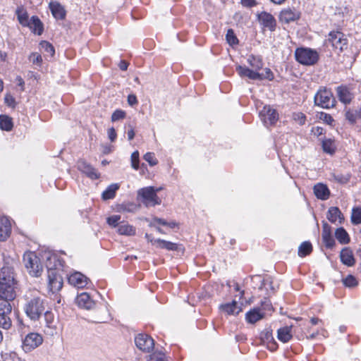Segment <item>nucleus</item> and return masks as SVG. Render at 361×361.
<instances>
[{"instance_id":"39448f33","label":"nucleus","mask_w":361,"mask_h":361,"mask_svg":"<svg viewBox=\"0 0 361 361\" xmlns=\"http://www.w3.org/2000/svg\"><path fill=\"white\" fill-rule=\"evenodd\" d=\"M295 57L298 62L306 66L316 63L319 59L317 51L310 48H298L295 51Z\"/></svg>"},{"instance_id":"3c124183","label":"nucleus","mask_w":361,"mask_h":361,"mask_svg":"<svg viewBox=\"0 0 361 361\" xmlns=\"http://www.w3.org/2000/svg\"><path fill=\"white\" fill-rule=\"evenodd\" d=\"M126 117V112L121 109H116L111 115V121L115 122Z\"/></svg>"},{"instance_id":"7ed1b4c3","label":"nucleus","mask_w":361,"mask_h":361,"mask_svg":"<svg viewBox=\"0 0 361 361\" xmlns=\"http://www.w3.org/2000/svg\"><path fill=\"white\" fill-rule=\"evenodd\" d=\"M314 104L323 109H331L336 106V101L330 89L320 87L314 97Z\"/></svg>"},{"instance_id":"58836bf2","label":"nucleus","mask_w":361,"mask_h":361,"mask_svg":"<svg viewBox=\"0 0 361 361\" xmlns=\"http://www.w3.org/2000/svg\"><path fill=\"white\" fill-rule=\"evenodd\" d=\"M118 232L121 235H134L135 234V228L129 224H121L118 228Z\"/></svg>"},{"instance_id":"f3484780","label":"nucleus","mask_w":361,"mask_h":361,"mask_svg":"<svg viewBox=\"0 0 361 361\" xmlns=\"http://www.w3.org/2000/svg\"><path fill=\"white\" fill-rule=\"evenodd\" d=\"M76 303L80 308L85 310H92L94 308L96 303L87 293H82L79 294L76 299Z\"/></svg>"},{"instance_id":"473e14b6","label":"nucleus","mask_w":361,"mask_h":361,"mask_svg":"<svg viewBox=\"0 0 361 361\" xmlns=\"http://www.w3.org/2000/svg\"><path fill=\"white\" fill-rule=\"evenodd\" d=\"M154 243L157 244L159 248L166 249L167 250H177L178 249V244L161 239L154 240Z\"/></svg>"},{"instance_id":"5701e85b","label":"nucleus","mask_w":361,"mask_h":361,"mask_svg":"<svg viewBox=\"0 0 361 361\" xmlns=\"http://www.w3.org/2000/svg\"><path fill=\"white\" fill-rule=\"evenodd\" d=\"M340 258L341 262L348 267H353L355 263L353 251L348 247L342 249L340 253Z\"/></svg>"},{"instance_id":"6ab92c4d","label":"nucleus","mask_w":361,"mask_h":361,"mask_svg":"<svg viewBox=\"0 0 361 361\" xmlns=\"http://www.w3.org/2000/svg\"><path fill=\"white\" fill-rule=\"evenodd\" d=\"M338 98L344 104H348L353 99V94L345 85H340L336 89Z\"/></svg>"},{"instance_id":"052dcab7","label":"nucleus","mask_w":361,"mask_h":361,"mask_svg":"<svg viewBox=\"0 0 361 361\" xmlns=\"http://www.w3.org/2000/svg\"><path fill=\"white\" fill-rule=\"evenodd\" d=\"M257 279H259V283H260V286L259 287V290H262L264 288L267 289V286L271 288V283L269 281H268L267 280H262L260 277H257Z\"/></svg>"},{"instance_id":"680f3d73","label":"nucleus","mask_w":361,"mask_h":361,"mask_svg":"<svg viewBox=\"0 0 361 361\" xmlns=\"http://www.w3.org/2000/svg\"><path fill=\"white\" fill-rule=\"evenodd\" d=\"M108 137L111 142H114L116 138V133L114 128H111L108 130Z\"/></svg>"},{"instance_id":"cd10ccee","label":"nucleus","mask_w":361,"mask_h":361,"mask_svg":"<svg viewBox=\"0 0 361 361\" xmlns=\"http://www.w3.org/2000/svg\"><path fill=\"white\" fill-rule=\"evenodd\" d=\"M314 193L320 200H326L330 196V191L327 186L322 183H317L314 186Z\"/></svg>"},{"instance_id":"412c9836","label":"nucleus","mask_w":361,"mask_h":361,"mask_svg":"<svg viewBox=\"0 0 361 361\" xmlns=\"http://www.w3.org/2000/svg\"><path fill=\"white\" fill-rule=\"evenodd\" d=\"M78 169L85 173L91 179H97L99 178V173L91 165L85 161H80L78 163Z\"/></svg>"},{"instance_id":"4468645a","label":"nucleus","mask_w":361,"mask_h":361,"mask_svg":"<svg viewBox=\"0 0 361 361\" xmlns=\"http://www.w3.org/2000/svg\"><path fill=\"white\" fill-rule=\"evenodd\" d=\"M259 22L264 30H268L274 32L276 27V20L275 18L269 13L262 11L257 16Z\"/></svg>"},{"instance_id":"6e6d98bb","label":"nucleus","mask_w":361,"mask_h":361,"mask_svg":"<svg viewBox=\"0 0 361 361\" xmlns=\"http://www.w3.org/2000/svg\"><path fill=\"white\" fill-rule=\"evenodd\" d=\"M293 118L300 125L305 124V122L306 120V117H305V114H303L302 113L294 114Z\"/></svg>"},{"instance_id":"bf43d9fd","label":"nucleus","mask_w":361,"mask_h":361,"mask_svg":"<svg viewBox=\"0 0 361 361\" xmlns=\"http://www.w3.org/2000/svg\"><path fill=\"white\" fill-rule=\"evenodd\" d=\"M4 100H5V103L9 106H12V107H14L15 106V104H16V101H15V99L13 98V96H11V94H6L5 96V98H4Z\"/></svg>"},{"instance_id":"f03ea898","label":"nucleus","mask_w":361,"mask_h":361,"mask_svg":"<svg viewBox=\"0 0 361 361\" xmlns=\"http://www.w3.org/2000/svg\"><path fill=\"white\" fill-rule=\"evenodd\" d=\"M26 315L32 321H37L45 312V302L39 295H34L27 300L24 307Z\"/></svg>"},{"instance_id":"9d476101","label":"nucleus","mask_w":361,"mask_h":361,"mask_svg":"<svg viewBox=\"0 0 361 361\" xmlns=\"http://www.w3.org/2000/svg\"><path fill=\"white\" fill-rule=\"evenodd\" d=\"M135 343L139 350L146 353L150 352L154 347L153 338L145 334H140L136 336Z\"/></svg>"},{"instance_id":"c756f323","label":"nucleus","mask_w":361,"mask_h":361,"mask_svg":"<svg viewBox=\"0 0 361 361\" xmlns=\"http://www.w3.org/2000/svg\"><path fill=\"white\" fill-rule=\"evenodd\" d=\"M26 26L38 35H42L43 32V24L37 16H32Z\"/></svg>"},{"instance_id":"a19ab883","label":"nucleus","mask_w":361,"mask_h":361,"mask_svg":"<svg viewBox=\"0 0 361 361\" xmlns=\"http://www.w3.org/2000/svg\"><path fill=\"white\" fill-rule=\"evenodd\" d=\"M351 221L353 224H361V207H354L353 209Z\"/></svg>"},{"instance_id":"a211bd4d","label":"nucleus","mask_w":361,"mask_h":361,"mask_svg":"<svg viewBox=\"0 0 361 361\" xmlns=\"http://www.w3.org/2000/svg\"><path fill=\"white\" fill-rule=\"evenodd\" d=\"M9 283L11 284H17L15 279L13 269L10 267H3L0 269V284Z\"/></svg>"},{"instance_id":"9b49d317","label":"nucleus","mask_w":361,"mask_h":361,"mask_svg":"<svg viewBox=\"0 0 361 361\" xmlns=\"http://www.w3.org/2000/svg\"><path fill=\"white\" fill-rule=\"evenodd\" d=\"M44 319L45 326H44V332L45 334L53 336L57 334L58 322L55 319L54 314L50 311H45L44 312Z\"/></svg>"},{"instance_id":"de8ad7c7","label":"nucleus","mask_w":361,"mask_h":361,"mask_svg":"<svg viewBox=\"0 0 361 361\" xmlns=\"http://www.w3.org/2000/svg\"><path fill=\"white\" fill-rule=\"evenodd\" d=\"M358 116L357 111L348 109L345 113V118L351 123H355Z\"/></svg>"},{"instance_id":"20e7f679","label":"nucleus","mask_w":361,"mask_h":361,"mask_svg":"<svg viewBox=\"0 0 361 361\" xmlns=\"http://www.w3.org/2000/svg\"><path fill=\"white\" fill-rule=\"evenodd\" d=\"M23 262L29 274L37 277L42 272V265L39 257L33 252H27L23 255Z\"/></svg>"},{"instance_id":"4be33fe9","label":"nucleus","mask_w":361,"mask_h":361,"mask_svg":"<svg viewBox=\"0 0 361 361\" xmlns=\"http://www.w3.org/2000/svg\"><path fill=\"white\" fill-rule=\"evenodd\" d=\"M236 71L240 77H247L251 80H262L260 73L246 66H238Z\"/></svg>"},{"instance_id":"a878e982","label":"nucleus","mask_w":361,"mask_h":361,"mask_svg":"<svg viewBox=\"0 0 361 361\" xmlns=\"http://www.w3.org/2000/svg\"><path fill=\"white\" fill-rule=\"evenodd\" d=\"M264 317V312L260 307H254L246 314V320L250 324H255Z\"/></svg>"},{"instance_id":"4d7b16f0","label":"nucleus","mask_w":361,"mask_h":361,"mask_svg":"<svg viewBox=\"0 0 361 361\" xmlns=\"http://www.w3.org/2000/svg\"><path fill=\"white\" fill-rule=\"evenodd\" d=\"M266 314V311H270L271 310V302L266 299L262 302L261 306L259 307Z\"/></svg>"},{"instance_id":"864d4df0","label":"nucleus","mask_w":361,"mask_h":361,"mask_svg":"<svg viewBox=\"0 0 361 361\" xmlns=\"http://www.w3.org/2000/svg\"><path fill=\"white\" fill-rule=\"evenodd\" d=\"M319 118L324 123L330 126H332L333 123L334 122L333 117L330 114L324 112H321Z\"/></svg>"},{"instance_id":"37998d69","label":"nucleus","mask_w":361,"mask_h":361,"mask_svg":"<svg viewBox=\"0 0 361 361\" xmlns=\"http://www.w3.org/2000/svg\"><path fill=\"white\" fill-rule=\"evenodd\" d=\"M343 284L349 288L355 287L358 284V281L353 275H348L343 279Z\"/></svg>"},{"instance_id":"5fc2aeb1","label":"nucleus","mask_w":361,"mask_h":361,"mask_svg":"<svg viewBox=\"0 0 361 361\" xmlns=\"http://www.w3.org/2000/svg\"><path fill=\"white\" fill-rule=\"evenodd\" d=\"M120 220V215H112L106 219L108 224L113 227H116L118 225Z\"/></svg>"},{"instance_id":"dca6fc26","label":"nucleus","mask_w":361,"mask_h":361,"mask_svg":"<svg viewBox=\"0 0 361 361\" xmlns=\"http://www.w3.org/2000/svg\"><path fill=\"white\" fill-rule=\"evenodd\" d=\"M89 281L87 276L78 271L71 274L68 278V283L78 288H85L88 284Z\"/></svg>"},{"instance_id":"2f4dec72","label":"nucleus","mask_w":361,"mask_h":361,"mask_svg":"<svg viewBox=\"0 0 361 361\" xmlns=\"http://www.w3.org/2000/svg\"><path fill=\"white\" fill-rule=\"evenodd\" d=\"M118 188L119 185L117 183H114L109 185L102 194V199L104 200L113 199L115 197L116 192Z\"/></svg>"},{"instance_id":"338daca9","label":"nucleus","mask_w":361,"mask_h":361,"mask_svg":"<svg viewBox=\"0 0 361 361\" xmlns=\"http://www.w3.org/2000/svg\"><path fill=\"white\" fill-rule=\"evenodd\" d=\"M118 66H119L121 70L126 71L127 68H128V64L125 61H121L119 64H118Z\"/></svg>"},{"instance_id":"a18cd8bd","label":"nucleus","mask_w":361,"mask_h":361,"mask_svg":"<svg viewBox=\"0 0 361 361\" xmlns=\"http://www.w3.org/2000/svg\"><path fill=\"white\" fill-rule=\"evenodd\" d=\"M332 177L340 183H346L349 181L350 176L349 174L333 173Z\"/></svg>"},{"instance_id":"393cba45","label":"nucleus","mask_w":361,"mask_h":361,"mask_svg":"<svg viewBox=\"0 0 361 361\" xmlns=\"http://www.w3.org/2000/svg\"><path fill=\"white\" fill-rule=\"evenodd\" d=\"M11 230L10 221L6 217L0 218V240H6Z\"/></svg>"},{"instance_id":"b1692460","label":"nucleus","mask_w":361,"mask_h":361,"mask_svg":"<svg viewBox=\"0 0 361 361\" xmlns=\"http://www.w3.org/2000/svg\"><path fill=\"white\" fill-rule=\"evenodd\" d=\"M326 218L333 224H336L337 221H338L339 224H341L344 220L343 214L336 207H332L329 209Z\"/></svg>"},{"instance_id":"c85d7f7f","label":"nucleus","mask_w":361,"mask_h":361,"mask_svg":"<svg viewBox=\"0 0 361 361\" xmlns=\"http://www.w3.org/2000/svg\"><path fill=\"white\" fill-rule=\"evenodd\" d=\"M49 8L55 18L62 20L65 18L66 11L63 7L58 2H51Z\"/></svg>"},{"instance_id":"ea45409f","label":"nucleus","mask_w":361,"mask_h":361,"mask_svg":"<svg viewBox=\"0 0 361 361\" xmlns=\"http://www.w3.org/2000/svg\"><path fill=\"white\" fill-rule=\"evenodd\" d=\"M322 149L324 152L332 154L335 152L334 141L331 139H326L322 142Z\"/></svg>"},{"instance_id":"c03bdc74","label":"nucleus","mask_w":361,"mask_h":361,"mask_svg":"<svg viewBox=\"0 0 361 361\" xmlns=\"http://www.w3.org/2000/svg\"><path fill=\"white\" fill-rule=\"evenodd\" d=\"M226 39L228 43L231 45L237 44L238 43V39L232 29L228 30L226 35Z\"/></svg>"},{"instance_id":"603ef678","label":"nucleus","mask_w":361,"mask_h":361,"mask_svg":"<svg viewBox=\"0 0 361 361\" xmlns=\"http://www.w3.org/2000/svg\"><path fill=\"white\" fill-rule=\"evenodd\" d=\"M148 361H167L166 357L164 353H154L149 355Z\"/></svg>"},{"instance_id":"0eeeda50","label":"nucleus","mask_w":361,"mask_h":361,"mask_svg":"<svg viewBox=\"0 0 361 361\" xmlns=\"http://www.w3.org/2000/svg\"><path fill=\"white\" fill-rule=\"evenodd\" d=\"M43 343V337L35 332L27 334L22 339V349L25 353H29L39 347Z\"/></svg>"},{"instance_id":"69168bd1","label":"nucleus","mask_w":361,"mask_h":361,"mask_svg":"<svg viewBox=\"0 0 361 361\" xmlns=\"http://www.w3.org/2000/svg\"><path fill=\"white\" fill-rule=\"evenodd\" d=\"M324 129L322 127L317 126L312 129V132L317 136L322 135L324 133Z\"/></svg>"},{"instance_id":"ddd939ff","label":"nucleus","mask_w":361,"mask_h":361,"mask_svg":"<svg viewBox=\"0 0 361 361\" xmlns=\"http://www.w3.org/2000/svg\"><path fill=\"white\" fill-rule=\"evenodd\" d=\"M12 307L11 303L0 304V327L8 330L11 327L12 322L9 317Z\"/></svg>"},{"instance_id":"79ce46f5","label":"nucleus","mask_w":361,"mask_h":361,"mask_svg":"<svg viewBox=\"0 0 361 361\" xmlns=\"http://www.w3.org/2000/svg\"><path fill=\"white\" fill-rule=\"evenodd\" d=\"M39 46H40V48L42 50L46 51L47 54H49L51 56H54V54L55 53V50L51 44H50L49 42H48L47 41H42L39 44Z\"/></svg>"},{"instance_id":"13d9d810","label":"nucleus","mask_w":361,"mask_h":361,"mask_svg":"<svg viewBox=\"0 0 361 361\" xmlns=\"http://www.w3.org/2000/svg\"><path fill=\"white\" fill-rule=\"evenodd\" d=\"M260 76L262 77V80H272L274 79V75L269 68H265V73H260Z\"/></svg>"},{"instance_id":"2eb2a0df","label":"nucleus","mask_w":361,"mask_h":361,"mask_svg":"<svg viewBox=\"0 0 361 361\" xmlns=\"http://www.w3.org/2000/svg\"><path fill=\"white\" fill-rule=\"evenodd\" d=\"M300 17V13L295 8H286L281 10L279 18L281 23L288 24L298 20Z\"/></svg>"},{"instance_id":"423d86ee","label":"nucleus","mask_w":361,"mask_h":361,"mask_svg":"<svg viewBox=\"0 0 361 361\" xmlns=\"http://www.w3.org/2000/svg\"><path fill=\"white\" fill-rule=\"evenodd\" d=\"M161 188H154L152 186L145 187L138 190L137 195L142 198V202L147 207H153L161 204V200L157 192Z\"/></svg>"},{"instance_id":"09e8293b","label":"nucleus","mask_w":361,"mask_h":361,"mask_svg":"<svg viewBox=\"0 0 361 361\" xmlns=\"http://www.w3.org/2000/svg\"><path fill=\"white\" fill-rule=\"evenodd\" d=\"M130 159H131L132 167L134 169L137 170L139 169V162H140L138 151H135L132 153Z\"/></svg>"},{"instance_id":"4c0bfd02","label":"nucleus","mask_w":361,"mask_h":361,"mask_svg":"<svg viewBox=\"0 0 361 361\" xmlns=\"http://www.w3.org/2000/svg\"><path fill=\"white\" fill-rule=\"evenodd\" d=\"M312 251V244L308 241L303 242L298 248V255L300 257H305L308 255Z\"/></svg>"},{"instance_id":"49530a36","label":"nucleus","mask_w":361,"mask_h":361,"mask_svg":"<svg viewBox=\"0 0 361 361\" xmlns=\"http://www.w3.org/2000/svg\"><path fill=\"white\" fill-rule=\"evenodd\" d=\"M144 159L149 163L151 166H155L157 164L158 161L154 156L153 152H147L144 155Z\"/></svg>"},{"instance_id":"aec40b11","label":"nucleus","mask_w":361,"mask_h":361,"mask_svg":"<svg viewBox=\"0 0 361 361\" xmlns=\"http://www.w3.org/2000/svg\"><path fill=\"white\" fill-rule=\"evenodd\" d=\"M322 240L327 248H332L335 245V240L331 235V227L326 222L322 224Z\"/></svg>"},{"instance_id":"f704fd0d","label":"nucleus","mask_w":361,"mask_h":361,"mask_svg":"<svg viewBox=\"0 0 361 361\" xmlns=\"http://www.w3.org/2000/svg\"><path fill=\"white\" fill-rule=\"evenodd\" d=\"M247 63L251 66L252 69L259 72L263 67V62L261 58L250 56L247 59Z\"/></svg>"},{"instance_id":"72a5a7b5","label":"nucleus","mask_w":361,"mask_h":361,"mask_svg":"<svg viewBox=\"0 0 361 361\" xmlns=\"http://www.w3.org/2000/svg\"><path fill=\"white\" fill-rule=\"evenodd\" d=\"M335 236L341 244H347L350 242V237L348 233L342 227L336 230Z\"/></svg>"},{"instance_id":"6e6552de","label":"nucleus","mask_w":361,"mask_h":361,"mask_svg":"<svg viewBox=\"0 0 361 361\" xmlns=\"http://www.w3.org/2000/svg\"><path fill=\"white\" fill-rule=\"evenodd\" d=\"M332 47L338 51H343L348 47V39L345 35L339 31H332L328 35L326 39Z\"/></svg>"},{"instance_id":"c9c22d12","label":"nucleus","mask_w":361,"mask_h":361,"mask_svg":"<svg viewBox=\"0 0 361 361\" xmlns=\"http://www.w3.org/2000/svg\"><path fill=\"white\" fill-rule=\"evenodd\" d=\"M13 124L11 118L6 115L0 116V128L3 130L11 131Z\"/></svg>"},{"instance_id":"f8f14e48","label":"nucleus","mask_w":361,"mask_h":361,"mask_svg":"<svg viewBox=\"0 0 361 361\" xmlns=\"http://www.w3.org/2000/svg\"><path fill=\"white\" fill-rule=\"evenodd\" d=\"M259 116L266 126L275 124L279 119L276 111L270 106H264L259 111Z\"/></svg>"},{"instance_id":"e433bc0d","label":"nucleus","mask_w":361,"mask_h":361,"mask_svg":"<svg viewBox=\"0 0 361 361\" xmlns=\"http://www.w3.org/2000/svg\"><path fill=\"white\" fill-rule=\"evenodd\" d=\"M16 13L19 23L23 26H26L27 25H28V22L30 21L28 14L23 7H18L16 9Z\"/></svg>"},{"instance_id":"8fccbe9b","label":"nucleus","mask_w":361,"mask_h":361,"mask_svg":"<svg viewBox=\"0 0 361 361\" xmlns=\"http://www.w3.org/2000/svg\"><path fill=\"white\" fill-rule=\"evenodd\" d=\"M29 60L33 64H37V66H40L42 62V58L39 53L33 52L29 56Z\"/></svg>"},{"instance_id":"0e129e2a","label":"nucleus","mask_w":361,"mask_h":361,"mask_svg":"<svg viewBox=\"0 0 361 361\" xmlns=\"http://www.w3.org/2000/svg\"><path fill=\"white\" fill-rule=\"evenodd\" d=\"M128 103L130 106H133L137 103V99L135 95L129 94L128 96Z\"/></svg>"},{"instance_id":"f257e3e1","label":"nucleus","mask_w":361,"mask_h":361,"mask_svg":"<svg viewBox=\"0 0 361 361\" xmlns=\"http://www.w3.org/2000/svg\"><path fill=\"white\" fill-rule=\"evenodd\" d=\"M56 257L51 255L47 257V279L48 288L52 293L59 291L63 287V279L56 268Z\"/></svg>"},{"instance_id":"bb28decb","label":"nucleus","mask_w":361,"mask_h":361,"mask_svg":"<svg viewBox=\"0 0 361 361\" xmlns=\"http://www.w3.org/2000/svg\"><path fill=\"white\" fill-rule=\"evenodd\" d=\"M219 308L228 315H236L242 310L240 306L235 300L230 303L221 305Z\"/></svg>"},{"instance_id":"1a4fd4ad","label":"nucleus","mask_w":361,"mask_h":361,"mask_svg":"<svg viewBox=\"0 0 361 361\" xmlns=\"http://www.w3.org/2000/svg\"><path fill=\"white\" fill-rule=\"evenodd\" d=\"M17 284L9 283L0 284V304H5L13 300L16 297Z\"/></svg>"},{"instance_id":"7c9ffc66","label":"nucleus","mask_w":361,"mask_h":361,"mask_svg":"<svg viewBox=\"0 0 361 361\" xmlns=\"http://www.w3.org/2000/svg\"><path fill=\"white\" fill-rule=\"evenodd\" d=\"M292 326H286L282 328H280L277 331V337L278 339L283 343H286L290 340L292 338L291 334Z\"/></svg>"},{"instance_id":"774afa93","label":"nucleus","mask_w":361,"mask_h":361,"mask_svg":"<svg viewBox=\"0 0 361 361\" xmlns=\"http://www.w3.org/2000/svg\"><path fill=\"white\" fill-rule=\"evenodd\" d=\"M10 361H25L19 357L16 354H12L9 356Z\"/></svg>"},{"instance_id":"e2e57ef3","label":"nucleus","mask_w":361,"mask_h":361,"mask_svg":"<svg viewBox=\"0 0 361 361\" xmlns=\"http://www.w3.org/2000/svg\"><path fill=\"white\" fill-rule=\"evenodd\" d=\"M241 4L245 7H252L256 5L255 0H241Z\"/></svg>"}]
</instances>
